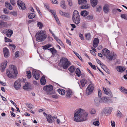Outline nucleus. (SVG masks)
Returning a JSON list of instances; mask_svg holds the SVG:
<instances>
[{
	"label": "nucleus",
	"mask_w": 127,
	"mask_h": 127,
	"mask_svg": "<svg viewBox=\"0 0 127 127\" xmlns=\"http://www.w3.org/2000/svg\"><path fill=\"white\" fill-rule=\"evenodd\" d=\"M88 113L81 109L76 111L74 114V119L77 122H83L87 120Z\"/></svg>",
	"instance_id": "nucleus-1"
},
{
	"label": "nucleus",
	"mask_w": 127,
	"mask_h": 127,
	"mask_svg": "<svg viewBox=\"0 0 127 127\" xmlns=\"http://www.w3.org/2000/svg\"><path fill=\"white\" fill-rule=\"evenodd\" d=\"M6 72L7 76L11 78H16L18 73L16 67L13 65H10L9 69L6 70Z\"/></svg>",
	"instance_id": "nucleus-2"
},
{
	"label": "nucleus",
	"mask_w": 127,
	"mask_h": 127,
	"mask_svg": "<svg viewBox=\"0 0 127 127\" xmlns=\"http://www.w3.org/2000/svg\"><path fill=\"white\" fill-rule=\"evenodd\" d=\"M71 64V63L68 61L67 59L64 57L60 60L59 65L63 67L65 69H66Z\"/></svg>",
	"instance_id": "nucleus-3"
},
{
	"label": "nucleus",
	"mask_w": 127,
	"mask_h": 127,
	"mask_svg": "<svg viewBox=\"0 0 127 127\" xmlns=\"http://www.w3.org/2000/svg\"><path fill=\"white\" fill-rule=\"evenodd\" d=\"M36 36L37 41L41 42L44 41L46 39L47 35L44 31H41L36 33Z\"/></svg>",
	"instance_id": "nucleus-4"
},
{
	"label": "nucleus",
	"mask_w": 127,
	"mask_h": 127,
	"mask_svg": "<svg viewBox=\"0 0 127 127\" xmlns=\"http://www.w3.org/2000/svg\"><path fill=\"white\" fill-rule=\"evenodd\" d=\"M73 22L76 25L79 24L80 23V18L78 11L75 10L73 14L72 17Z\"/></svg>",
	"instance_id": "nucleus-5"
},
{
	"label": "nucleus",
	"mask_w": 127,
	"mask_h": 127,
	"mask_svg": "<svg viewBox=\"0 0 127 127\" xmlns=\"http://www.w3.org/2000/svg\"><path fill=\"white\" fill-rule=\"evenodd\" d=\"M102 55L105 57L109 60L111 61L113 59L114 57L113 54H111L110 51L106 48L103 49L101 52Z\"/></svg>",
	"instance_id": "nucleus-6"
},
{
	"label": "nucleus",
	"mask_w": 127,
	"mask_h": 127,
	"mask_svg": "<svg viewBox=\"0 0 127 127\" xmlns=\"http://www.w3.org/2000/svg\"><path fill=\"white\" fill-rule=\"evenodd\" d=\"M90 84L89 85L86 89V93L87 95H88L91 94L93 92L94 88V85L92 83V82L90 81Z\"/></svg>",
	"instance_id": "nucleus-7"
},
{
	"label": "nucleus",
	"mask_w": 127,
	"mask_h": 127,
	"mask_svg": "<svg viewBox=\"0 0 127 127\" xmlns=\"http://www.w3.org/2000/svg\"><path fill=\"white\" fill-rule=\"evenodd\" d=\"M43 89L47 92V94H48L51 95L53 94L52 92L53 87L51 85H49L47 86H44Z\"/></svg>",
	"instance_id": "nucleus-8"
},
{
	"label": "nucleus",
	"mask_w": 127,
	"mask_h": 127,
	"mask_svg": "<svg viewBox=\"0 0 127 127\" xmlns=\"http://www.w3.org/2000/svg\"><path fill=\"white\" fill-rule=\"evenodd\" d=\"M112 110V107H107L105 108L103 110V113L106 115H107L110 114Z\"/></svg>",
	"instance_id": "nucleus-9"
},
{
	"label": "nucleus",
	"mask_w": 127,
	"mask_h": 127,
	"mask_svg": "<svg viewBox=\"0 0 127 127\" xmlns=\"http://www.w3.org/2000/svg\"><path fill=\"white\" fill-rule=\"evenodd\" d=\"M32 74L33 77L36 80H38L39 79L40 74L38 71L35 70H32Z\"/></svg>",
	"instance_id": "nucleus-10"
},
{
	"label": "nucleus",
	"mask_w": 127,
	"mask_h": 127,
	"mask_svg": "<svg viewBox=\"0 0 127 127\" xmlns=\"http://www.w3.org/2000/svg\"><path fill=\"white\" fill-rule=\"evenodd\" d=\"M17 3L18 5L21 7L22 10H24L25 9V5L23 2L20 0H18Z\"/></svg>",
	"instance_id": "nucleus-11"
},
{
	"label": "nucleus",
	"mask_w": 127,
	"mask_h": 127,
	"mask_svg": "<svg viewBox=\"0 0 127 127\" xmlns=\"http://www.w3.org/2000/svg\"><path fill=\"white\" fill-rule=\"evenodd\" d=\"M21 82L19 80L14 82V87L16 90H18L20 89L21 87Z\"/></svg>",
	"instance_id": "nucleus-12"
},
{
	"label": "nucleus",
	"mask_w": 127,
	"mask_h": 127,
	"mask_svg": "<svg viewBox=\"0 0 127 127\" xmlns=\"http://www.w3.org/2000/svg\"><path fill=\"white\" fill-rule=\"evenodd\" d=\"M99 42V40L97 38H95L94 39L93 45L95 48H96L98 46Z\"/></svg>",
	"instance_id": "nucleus-13"
},
{
	"label": "nucleus",
	"mask_w": 127,
	"mask_h": 127,
	"mask_svg": "<svg viewBox=\"0 0 127 127\" xmlns=\"http://www.w3.org/2000/svg\"><path fill=\"white\" fill-rule=\"evenodd\" d=\"M4 55L5 58H7L9 56V53L8 50L7 48H4L3 49Z\"/></svg>",
	"instance_id": "nucleus-14"
},
{
	"label": "nucleus",
	"mask_w": 127,
	"mask_h": 127,
	"mask_svg": "<svg viewBox=\"0 0 127 127\" xmlns=\"http://www.w3.org/2000/svg\"><path fill=\"white\" fill-rule=\"evenodd\" d=\"M100 103H106L109 101V98L107 97H104L102 98H100Z\"/></svg>",
	"instance_id": "nucleus-15"
},
{
	"label": "nucleus",
	"mask_w": 127,
	"mask_h": 127,
	"mask_svg": "<svg viewBox=\"0 0 127 127\" xmlns=\"http://www.w3.org/2000/svg\"><path fill=\"white\" fill-rule=\"evenodd\" d=\"M8 26L7 23L2 20H0V28H5Z\"/></svg>",
	"instance_id": "nucleus-16"
},
{
	"label": "nucleus",
	"mask_w": 127,
	"mask_h": 127,
	"mask_svg": "<svg viewBox=\"0 0 127 127\" xmlns=\"http://www.w3.org/2000/svg\"><path fill=\"white\" fill-rule=\"evenodd\" d=\"M116 69L118 71L121 73L123 72L126 69L124 67L119 66L116 67Z\"/></svg>",
	"instance_id": "nucleus-17"
},
{
	"label": "nucleus",
	"mask_w": 127,
	"mask_h": 127,
	"mask_svg": "<svg viewBox=\"0 0 127 127\" xmlns=\"http://www.w3.org/2000/svg\"><path fill=\"white\" fill-rule=\"evenodd\" d=\"M66 96L67 97L69 98H70L72 95V91L69 88L66 89Z\"/></svg>",
	"instance_id": "nucleus-18"
},
{
	"label": "nucleus",
	"mask_w": 127,
	"mask_h": 127,
	"mask_svg": "<svg viewBox=\"0 0 127 127\" xmlns=\"http://www.w3.org/2000/svg\"><path fill=\"white\" fill-rule=\"evenodd\" d=\"M0 18L1 19L6 21L9 20L10 19V17L6 15H1L0 16Z\"/></svg>",
	"instance_id": "nucleus-19"
},
{
	"label": "nucleus",
	"mask_w": 127,
	"mask_h": 127,
	"mask_svg": "<svg viewBox=\"0 0 127 127\" xmlns=\"http://www.w3.org/2000/svg\"><path fill=\"white\" fill-rule=\"evenodd\" d=\"M100 97H96L94 100L95 103V105L96 106H98L99 105V102H100Z\"/></svg>",
	"instance_id": "nucleus-20"
},
{
	"label": "nucleus",
	"mask_w": 127,
	"mask_h": 127,
	"mask_svg": "<svg viewBox=\"0 0 127 127\" xmlns=\"http://www.w3.org/2000/svg\"><path fill=\"white\" fill-rule=\"evenodd\" d=\"M98 1L97 0H90V2L91 5L93 7H95L97 4Z\"/></svg>",
	"instance_id": "nucleus-21"
},
{
	"label": "nucleus",
	"mask_w": 127,
	"mask_h": 127,
	"mask_svg": "<svg viewBox=\"0 0 127 127\" xmlns=\"http://www.w3.org/2000/svg\"><path fill=\"white\" fill-rule=\"evenodd\" d=\"M46 118L47 119V121L50 124H51L52 123V119H53V117H52L49 114L46 117Z\"/></svg>",
	"instance_id": "nucleus-22"
},
{
	"label": "nucleus",
	"mask_w": 127,
	"mask_h": 127,
	"mask_svg": "<svg viewBox=\"0 0 127 127\" xmlns=\"http://www.w3.org/2000/svg\"><path fill=\"white\" fill-rule=\"evenodd\" d=\"M7 62V61H5L3 64V65L1 66L0 70L1 72H3L6 66Z\"/></svg>",
	"instance_id": "nucleus-23"
},
{
	"label": "nucleus",
	"mask_w": 127,
	"mask_h": 127,
	"mask_svg": "<svg viewBox=\"0 0 127 127\" xmlns=\"http://www.w3.org/2000/svg\"><path fill=\"white\" fill-rule=\"evenodd\" d=\"M60 4V6L63 9H65L66 8V6L65 4V2L64 0L61 1Z\"/></svg>",
	"instance_id": "nucleus-24"
},
{
	"label": "nucleus",
	"mask_w": 127,
	"mask_h": 127,
	"mask_svg": "<svg viewBox=\"0 0 127 127\" xmlns=\"http://www.w3.org/2000/svg\"><path fill=\"white\" fill-rule=\"evenodd\" d=\"M89 14V12L86 10L82 11L80 13L81 15L82 16L86 17Z\"/></svg>",
	"instance_id": "nucleus-25"
},
{
	"label": "nucleus",
	"mask_w": 127,
	"mask_h": 127,
	"mask_svg": "<svg viewBox=\"0 0 127 127\" xmlns=\"http://www.w3.org/2000/svg\"><path fill=\"white\" fill-rule=\"evenodd\" d=\"M103 8L104 11L105 13H107L109 10V6L108 5H105Z\"/></svg>",
	"instance_id": "nucleus-26"
},
{
	"label": "nucleus",
	"mask_w": 127,
	"mask_h": 127,
	"mask_svg": "<svg viewBox=\"0 0 127 127\" xmlns=\"http://www.w3.org/2000/svg\"><path fill=\"white\" fill-rule=\"evenodd\" d=\"M6 7L8 8L9 9L12 10L13 9V7L8 2L6 1L5 2Z\"/></svg>",
	"instance_id": "nucleus-27"
},
{
	"label": "nucleus",
	"mask_w": 127,
	"mask_h": 127,
	"mask_svg": "<svg viewBox=\"0 0 127 127\" xmlns=\"http://www.w3.org/2000/svg\"><path fill=\"white\" fill-rule=\"evenodd\" d=\"M80 82L81 85L83 87H84L85 86V85L86 84L87 82V80L85 79L82 80Z\"/></svg>",
	"instance_id": "nucleus-28"
},
{
	"label": "nucleus",
	"mask_w": 127,
	"mask_h": 127,
	"mask_svg": "<svg viewBox=\"0 0 127 127\" xmlns=\"http://www.w3.org/2000/svg\"><path fill=\"white\" fill-rule=\"evenodd\" d=\"M13 33V31L12 30L9 29L8 30V32L7 33L6 35L7 36L9 37H11Z\"/></svg>",
	"instance_id": "nucleus-29"
},
{
	"label": "nucleus",
	"mask_w": 127,
	"mask_h": 127,
	"mask_svg": "<svg viewBox=\"0 0 127 127\" xmlns=\"http://www.w3.org/2000/svg\"><path fill=\"white\" fill-rule=\"evenodd\" d=\"M75 72L76 75L77 76L80 77L81 75V73L80 70L79 68H77L76 69Z\"/></svg>",
	"instance_id": "nucleus-30"
},
{
	"label": "nucleus",
	"mask_w": 127,
	"mask_h": 127,
	"mask_svg": "<svg viewBox=\"0 0 127 127\" xmlns=\"http://www.w3.org/2000/svg\"><path fill=\"white\" fill-rule=\"evenodd\" d=\"M40 82L41 84L42 85H44L46 83V81L44 77H42L40 79Z\"/></svg>",
	"instance_id": "nucleus-31"
},
{
	"label": "nucleus",
	"mask_w": 127,
	"mask_h": 127,
	"mask_svg": "<svg viewBox=\"0 0 127 127\" xmlns=\"http://www.w3.org/2000/svg\"><path fill=\"white\" fill-rule=\"evenodd\" d=\"M78 3L79 4H86L87 2L86 0H78Z\"/></svg>",
	"instance_id": "nucleus-32"
},
{
	"label": "nucleus",
	"mask_w": 127,
	"mask_h": 127,
	"mask_svg": "<svg viewBox=\"0 0 127 127\" xmlns=\"http://www.w3.org/2000/svg\"><path fill=\"white\" fill-rule=\"evenodd\" d=\"M75 69L74 66H71L68 68V70L70 72L72 73L74 71Z\"/></svg>",
	"instance_id": "nucleus-33"
},
{
	"label": "nucleus",
	"mask_w": 127,
	"mask_h": 127,
	"mask_svg": "<svg viewBox=\"0 0 127 127\" xmlns=\"http://www.w3.org/2000/svg\"><path fill=\"white\" fill-rule=\"evenodd\" d=\"M57 91L60 94L62 95H64L65 94V90L64 89H58Z\"/></svg>",
	"instance_id": "nucleus-34"
},
{
	"label": "nucleus",
	"mask_w": 127,
	"mask_h": 127,
	"mask_svg": "<svg viewBox=\"0 0 127 127\" xmlns=\"http://www.w3.org/2000/svg\"><path fill=\"white\" fill-rule=\"evenodd\" d=\"M90 5L88 4L82 5L80 7L81 9H88L90 8Z\"/></svg>",
	"instance_id": "nucleus-35"
},
{
	"label": "nucleus",
	"mask_w": 127,
	"mask_h": 127,
	"mask_svg": "<svg viewBox=\"0 0 127 127\" xmlns=\"http://www.w3.org/2000/svg\"><path fill=\"white\" fill-rule=\"evenodd\" d=\"M120 90L121 92L127 94V90L125 88L121 87L120 88Z\"/></svg>",
	"instance_id": "nucleus-36"
},
{
	"label": "nucleus",
	"mask_w": 127,
	"mask_h": 127,
	"mask_svg": "<svg viewBox=\"0 0 127 127\" xmlns=\"http://www.w3.org/2000/svg\"><path fill=\"white\" fill-rule=\"evenodd\" d=\"M29 84L28 83H26L23 87V89L25 90H27L29 88Z\"/></svg>",
	"instance_id": "nucleus-37"
},
{
	"label": "nucleus",
	"mask_w": 127,
	"mask_h": 127,
	"mask_svg": "<svg viewBox=\"0 0 127 127\" xmlns=\"http://www.w3.org/2000/svg\"><path fill=\"white\" fill-rule=\"evenodd\" d=\"M35 16L34 15V14L33 13H32L30 14L29 13L28 14V17L30 19H32L34 18Z\"/></svg>",
	"instance_id": "nucleus-38"
},
{
	"label": "nucleus",
	"mask_w": 127,
	"mask_h": 127,
	"mask_svg": "<svg viewBox=\"0 0 127 127\" xmlns=\"http://www.w3.org/2000/svg\"><path fill=\"white\" fill-rule=\"evenodd\" d=\"M93 18V15H89L86 17V19L89 20H91Z\"/></svg>",
	"instance_id": "nucleus-39"
},
{
	"label": "nucleus",
	"mask_w": 127,
	"mask_h": 127,
	"mask_svg": "<svg viewBox=\"0 0 127 127\" xmlns=\"http://www.w3.org/2000/svg\"><path fill=\"white\" fill-rule=\"evenodd\" d=\"M85 37L86 39L89 40L91 39V35L90 33H87L85 35Z\"/></svg>",
	"instance_id": "nucleus-40"
},
{
	"label": "nucleus",
	"mask_w": 127,
	"mask_h": 127,
	"mask_svg": "<svg viewBox=\"0 0 127 127\" xmlns=\"http://www.w3.org/2000/svg\"><path fill=\"white\" fill-rule=\"evenodd\" d=\"M52 53V54H54L57 52V51L54 48H52L49 49Z\"/></svg>",
	"instance_id": "nucleus-41"
},
{
	"label": "nucleus",
	"mask_w": 127,
	"mask_h": 127,
	"mask_svg": "<svg viewBox=\"0 0 127 127\" xmlns=\"http://www.w3.org/2000/svg\"><path fill=\"white\" fill-rule=\"evenodd\" d=\"M27 78L29 79H30L31 76V73L30 71H27Z\"/></svg>",
	"instance_id": "nucleus-42"
},
{
	"label": "nucleus",
	"mask_w": 127,
	"mask_h": 127,
	"mask_svg": "<svg viewBox=\"0 0 127 127\" xmlns=\"http://www.w3.org/2000/svg\"><path fill=\"white\" fill-rule=\"evenodd\" d=\"M37 25L39 27V29H41L42 27H43V24L40 22H37Z\"/></svg>",
	"instance_id": "nucleus-43"
},
{
	"label": "nucleus",
	"mask_w": 127,
	"mask_h": 127,
	"mask_svg": "<svg viewBox=\"0 0 127 127\" xmlns=\"http://www.w3.org/2000/svg\"><path fill=\"white\" fill-rule=\"evenodd\" d=\"M51 45L50 44H47L46 45L42 46L43 49H47L51 46Z\"/></svg>",
	"instance_id": "nucleus-44"
},
{
	"label": "nucleus",
	"mask_w": 127,
	"mask_h": 127,
	"mask_svg": "<svg viewBox=\"0 0 127 127\" xmlns=\"http://www.w3.org/2000/svg\"><path fill=\"white\" fill-rule=\"evenodd\" d=\"M105 94L107 95H108L111 97H112L113 96L112 93H111V91L109 90H108V91L107 92V93Z\"/></svg>",
	"instance_id": "nucleus-45"
},
{
	"label": "nucleus",
	"mask_w": 127,
	"mask_h": 127,
	"mask_svg": "<svg viewBox=\"0 0 127 127\" xmlns=\"http://www.w3.org/2000/svg\"><path fill=\"white\" fill-rule=\"evenodd\" d=\"M116 115L117 117H121L122 116V114L120 111L119 110H118L117 111Z\"/></svg>",
	"instance_id": "nucleus-46"
},
{
	"label": "nucleus",
	"mask_w": 127,
	"mask_h": 127,
	"mask_svg": "<svg viewBox=\"0 0 127 127\" xmlns=\"http://www.w3.org/2000/svg\"><path fill=\"white\" fill-rule=\"evenodd\" d=\"M17 0H10V1L12 5L15 6L16 4V1Z\"/></svg>",
	"instance_id": "nucleus-47"
},
{
	"label": "nucleus",
	"mask_w": 127,
	"mask_h": 127,
	"mask_svg": "<svg viewBox=\"0 0 127 127\" xmlns=\"http://www.w3.org/2000/svg\"><path fill=\"white\" fill-rule=\"evenodd\" d=\"M63 16L68 18L70 17V14L68 13L64 12Z\"/></svg>",
	"instance_id": "nucleus-48"
},
{
	"label": "nucleus",
	"mask_w": 127,
	"mask_h": 127,
	"mask_svg": "<svg viewBox=\"0 0 127 127\" xmlns=\"http://www.w3.org/2000/svg\"><path fill=\"white\" fill-rule=\"evenodd\" d=\"M93 124L96 126H98L99 124V121H95L93 123Z\"/></svg>",
	"instance_id": "nucleus-49"
},
{
	"label": "nucleus",
	"mask_w": 127,
	"mask_h": 127,
	"mask_svg": "<svg viewBox=\"0 0 127 127\" xmlns=\"http://www.w3.org/2000/svg\"><path fill=\"white\" fill-rule=\"evenodd\" d=\"M98 95L99 97H100H100L101 96V95H102V92L101 91L99 90L98 89Z\"/></svg>",
	"instance_id": "nucleus-50"
},
{
	"label": "nucleus",
	"mask_w": 127,
	"mask_h": 127,
	"mask_svg": "<svg viewBox=\"0 0 127 127\" xmlns=\"http://www.w3.org/2000/svg\"><path fill=\"white\" fill-rule=\"evenodd\" d=\"M51 2L53 4H57L58 3V2L56 0H50Z\"/></svg>",
	"instance_id": "nucleus-51"
},
{
	"label": "nucleus",
	"mask_w": 127,
	"mask_h": 127,
	"mask_svg": "<svg viewBox=\"0 0 127 127\" xmlns=\"http://www.w3.org/2000/svg\"><path fill=\"white\" fill-rule=\"evenodd\" d=\"M67 2L69 5L70 6H71L72 5V0H67Z\"/></svg>",
	"instance_id": "nucleus-52"
},
{
	"label": "nucleus",
	"mask_w": 127,
	"mask_h": 127,
	"mask_svg": "<svg viewBox=\"0 0 127 127\" xmlns=\"http://www.w3.org/2000/svg\"><path fill=\"white\" fill-rule=\"evenodd\" d=\"M90 113L91 114H94L96 113V110L94 109H92L91 111H90Z\"/></svg>",
	"instance_id": "nucleus-53"
},
{
	"label": "nucleus",
	"mask_w": 127,
	"mask_h": 127,
	"mask_svg": "<svg viewBox=\"0 0 127 127\" xmlns=\"http://www.w3.org/2000/svg\"><path fill=\"white\" fill-rule=\"evenodd\" d=\"M97 11L100 12L101 9V7L100 6H97L96 7Z\"/></svg>",
	"instance_id": "nucleus-54"
},
{
	"label": "nucleus",
	"mask_w": 127,
	"mask_h": 127,
	"mask_svg": "<svg viewBox=\"0 0 127 127\" xmlns=\"http://www.w3.org/2000/svg\"><path fill=\"white\" fill-rule=\"evenodd\" d=\"M74 53L75 54V55L78 57V58L80 60H81L82 59V58L77 53L75 52L74 51Z\"/></svg>",
	"instance_id": "nucleus-55"
},
{
	"label": "nucleus",
	"mask_w": 127,
	"mask_h": 127,
	"mask_svg": "<svg viewBox=\"0 0 127 127\" xmlns=\"http://www.w3.org/2000/svg\"><path fill=\"white\" fill-rule=\"evenodd\" d=\"M111 124L112 127H115V123L114 121H111Z\"/></svg>",
	"instance_id": "nucleus-56"
},
{
	"label": "nucleus",
	"mask_w": 127,
	"mask_h": 127,
	"mask_svg": "<svg viewBox=\"0 0 127 127\" xmlns=\"http://www.w3.org/2000/svg\"><path fill=\"white\" fill-rule=\"evenodd\" d=\"M121 16L122 18H123L127 20V17L126 16V15L125 14H121Z\"/></svg>",
	"instance_id": "nucleus-57"
},
{
	"label": "nucleus",
	"mask_w": 127,
	"mask_h": 127,
	"mask_svg": "<svg viewBox=\"0 0 127 127\" xmlns=\"http://www.w3.org/2000/svg\"><path fill=\"white\" fill-rule=\"evenodd\" d=\"M79 36L80 37V39L82 40H84V38L83 36V35L82 34H81L80 33L79 35Z\"/></svg>",
	"instance_id": "nucleus-58"
},
{
	"label": "nucleus",
	"mask_w": 127,
	"mask_h": 127,
	"mask_svg": "<svg viewBox=\"0 0 127 127\" xmlns=\"http://www.w3.org/2000/svg\"><path fill=\"white\" fill-rule=\"evenodd\" d=\"M19 52L18 51H17L15 53V57L17 58L19 56Z\"/></svg>",
	"instance_id": "nucleus-59"
},
{
	"label": "nucleus",
	"mask_w": 127,
	"mask_h": 127,
	"mask_svg": "<svg viewBox=\"0 0 127 127\" xmlns=\"http://www.w3.org/2000/svg\"><path fill=\"white\" fill-rule=\"evenodd\" d=\"M44 6L47 9L49 10V6L48 4L45 3L44 4Z\"/></svg>",
	"instance_id": "nucleus-60"
},
{
	"label": "nucleus",
	"mask_w": 127,
	"mask_h": 127,
	"mask_svg": "<svg viewBox=\"0 0 127 127\" xmlns=\"http://www.w3.org/2000/svg\"><path fill=\"white\" fill-rule=\"evenodd\" d=\"M49 11H50L51 12V13L53 15V16H55L56 15L55 11L54 10L50 9L49 10Z\"/></svg>",
	"instance_id": "nucleus-61"
},
{
	"label": "nucleus",
	"mask_w": 127,
	"mask_h": 127,
	"mask_svg": "<svg viewBox=\"0 0 127 127\" xmlns=\"http://www.w3.org/2000/svg\"><path fill=\"white\" fill-rule=\"evenodd\" d=\"M57 42H58V43H59L61 45L63 46V44L62 42V41L60 39L58 40H57Z\"/></svg>",
	"instance_id": "nucleus-62"
},
{
	"label": "nucleus",
	"mask_w": 127,
	"mask_h": 127,
	"mask_svg": "<svg viewBox=\"0 0 127 127\" xmlns=\"http://www.w3.org/2000/svg\"><path fill=\"white\" fill-rule=\"evenodd\" d=\"M28 107L30 108H33V106L31 104H28Z\"/></svg>",
	"instance_id": "nucleus-63"
},
{
	"label": "nucleus",
	"mask_w": 127,
	"mask_h": 127,
	"mask_svg": "<svg viewBox=\"0 0 127 127\" xmlns=\"http://www.w3.org/2000/svg\"><path fill=\"white\" fill-rule=\"evenodd\" d=\"M52 35L53 37L57 41V40H58L59 39L54 34H52Z\"/></svg>",
	"instance_id": "nucleus-64"
}]
</instances>
